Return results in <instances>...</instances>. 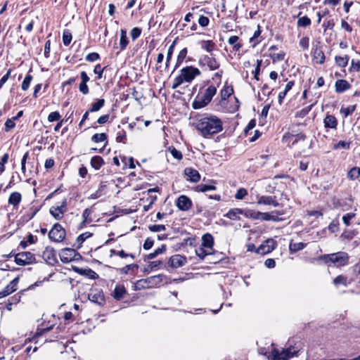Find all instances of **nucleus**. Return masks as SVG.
I'll return each instance as SVG.
<instances>
[{
	"mask_svg": "<svg viewBox=\"0 0 360 360\" xmlns=\"http://www.w3.org/2000/svg\"><path fill=\"white\" fill-rule=\"evenodd\" d=\"M196 129L207 137L222 131V122L215 115H206L200 117L196 123Z\"/></svg>",
	"mask_w": 360,
	"mask_h": 360,
	"instance_id": "obj_1",
	"label": "nucleus"
},
{
	"mask_svg": "<svg viewBox=\"0 0 360 360\" xmlns=\"http://www.w3.org/2000/svg\"><path fill=\"white\" fill-rule=\"evenodd\" d=\"M201 72L193 66H186L180 70V74L174 79L172 89H176L184 82H191L196 77L200 75Z\"/></svg>",
	"mask_w": 360,
	"mask_h": 360,
	"instance_id": "obj_2",
	"label": "nucleus"
},
{
	"mask_svg": "<svg viewBox=\"0 0 360 360\" xmlns=\"http://www.w3.org/2000/svg\"><path fill=\"white\" fill-rule=\"evenodd\" d=\"M216 93L217 88L213 85L209 86L203 91L198 94L193 102V108L194 109H200L205 107L210 103Z\"/></svg>",
	"mask_w": 360,
	"mask_h": 360,
	"instance_id": "obj_3",
	"label": "nucleus"
},
{
	"mask_svg": "<svg viewBox=\"0 0 360 360\" xmlns=\"http://www.w3.org/2000/svg\"><path fill=\"white\" fill-rule=\"evenodd\" d=\"M298 352L297 348L289 347L286 349H277L271 344V349L267 356L269 360H288Z\"/></svg>",
	"mask_w": 360,
	"mask_h": 360,
	"instance_id": "obj_4",
	"label": "nucleus"
},
{
	"mask_svg": "<svg viewBox=\"0 0 360 360\" xmlns=\"http://www.w3.org/2000/svg\"><path fill=\"white\" fill-rule=\"evenodd\" d=\"M164 276L159 274L157 276H153L146 279H141L137 281L136 286V288H155L158 287L163 281Z\"/></svg>",
	"mask_w": 360,
	"mask_h": 360,
	"instance_id": "obj_5",
	"label": "nucleus"
},
{
	"mask_svg": "<svg viewBox=\"0 0 360 360\" xmlns=\"http://www.w3.org/2000/svg\"><path fill=\"white\" fill-rule=\"evenodd\" d=\"M326 263H332L337 266H345L347 263L348 257L345 252H339L323 257Z\"/></svg>",
	"mask_w": 360,
	"mask_h": 360,
	"instance_id": "obj_6",
	"label": "nucleus"
},
{
	"mask_svg": "<svg viewBox=\"0 0 360 360\" xmlns=\"http://www.w3.org/2000/svg\"><path fill=\"white\" fill-rule=\"evenodd\" d=\"M35 256L30 252H22L15 255V262L20 266H25L34 263Z\"/></svg>",
	"mask_w": 360,
	"mask_h": 360,
	"instance_id": "obj_7",
	"label": "nucleus"
},
{
	"mask_svg": "<svg viewBox=\"0 0 360 360\" xmlns=\"http://www.w3.org/2000/svg\"><path fill=\"white\" fill-rule=\"evenodd\" d=\"M65 230L60 224H55L49 233V238L54 242H61L65 237Z\"/></svg>",
	"mask_w": 360,
	"mask_h": 360,
	"instance_id": "obj_8",
	"label": "nucleus"
},
{
	"mask_svg": "<svg viewBox=\"0 0 360 360\" xmlns=\"http://www.w3.org/2000/svg\"><path fill=\"white\" fill-rule=\"evenodd\" d=\"M67 211V200L66 199H64L60 205H56L51 206L49 212L50 214L54 217L56 220H60L63 216L64 214Z\"/></svg>",
	"mask_w": 360,
	"mask_h": 360,
	"instance_id": "obj_9",
	"label": "nucleus"
},
{
	"mask_svg": "<svg viewBox=\"0 0 360 360\" xmlns=\"http://www.w3.org/2000/svg\"><path fill=\"white\" fill-rule=\"evenodd\" d=\"M199 64L202 66H207L210 70H215L219 68V63L215 58L205 55L200 58Z\"/></svg>",
	"mask_w": 360,
	"mask_h": 360,
	"instance_id": "obj_10",
	"label": "nucleus"
},
{
	"mask_svg": "<svg viewBox=\"0 0 360 360\" xmlns=\"http://www.w3.org/2000/svg\"><path fill=\"white\" fill-rule=\"evenodd\" d=\"M276 245L277 243L276 240L269 238L260 245L257 250V252L262 255L269 253L276 248Z\"/></svg>",
	"mask_w": 360,
	"mask_h": 360,
	"instance_id": "obj_11",
	"label": "nucleus"
},
{
	"mask_svg": "<svg viewBox=\"0 0 360 360\" xmlns=\"http://www.w3.org/2000/svg\"><path fill=\"white\" fill-rule=\"evenodd\" d=\"M324 128L326 131L329 129L336 130L338 125V119L331 114L327 113L323 120Z\"/></svg>",
	"mask_w": 360,
	"mask_h": 360,
	"instance_id": "obj_12",
	"label": "nucleus"
},
{
	"mask_svg": "<svg viewBox=\"0 0 360 360\" xmlns=\"http://www.w3.org/2000/svg\"><path fill=\"white\" fill-rule=\"evenodd\" d=\"M77 255L76 250L72 248H64L60 252V258L63 263L72 262L75 259Z\"/></svg>",
	"mask_w": 360,
	"mask_h": 360,
	"instance_id": "obj_13",
	"label": "nucleus"
},
{
	"mask_svg": "<svg viewBox=\"0 0 360 360\" xmlns=\"http://www.w3.org/2000/svg\"><path fill=\"white\" fill-rule=\"evenodd\" d=\"M192 205L191 200L185 195H180L176 202V207L181 211H188Z\"/></svg>",
	"mask_w": 360,
	"mask_h": 360,
	"instance_id": "obj_14",
	"label": "nucleus"
},
{
	"mask_svg": "<svg viewBox=\"0 0 360 360\" xmlns=\"http://www.w3.org/2000/svg\"><path fill=\"white\" fill-rule=\"evenodd\" d=\"M89 299L98 305H103L105 303L103 293L98 290H94L89 294Z\"/></svg>",
	"mask_w": 360,
	"mask_h": 360,
	"instance_id": "obj_15",
	"label": "nucleus"
},
{
	"mask_svg": "<svg viewBox=\"0 0 360 360\" xmlns=\"http://www.w3.org/2000/svg\"><path fill=\"white\" fill-rule=\"evenodd\" d=\"M257 204L265 205H273L274 207H278L280 204L276 200V197L269 195H262L257 197Z\"/></svg>",
	"mask_w": 360,
	"mask_h": 360,
	"instance_id": "obj_16",
	"label": "nucleus"
},
{
	"mask_svg": "<svg viewBox=\"0 0 360 360\" xmlns=\"http://www.w3.org/2000/svg\"><path fill=\"white\" fill-rule=\"evenodd\" d=\"M186 263V258L180 255H175L172 256L169 260V264L172 268H179L182 266Z\"/></svg>",
	"mask_w": 360,
	"mask_h": 360,
	"instance_id": "obj_17",
	"label": "nucleus"
},
{
	"mask_svg": "<svg viewBox=\"0 0 360 360\" xmlns=\"http://www.w3.org/2000/svg\"><path fill=\"white\" fill-rule=\"evenodd\" d=\"M279 214H281V213L277 211L272 212L271 213L259 212V219L262 221H279L281 220L278 217Z\"/></svg>",
	"mask_w": 360,
	"mask_h": 360,
	"instance_id": "obj_18",
	"label": "nucleus"
},
{
	"mask_svg": "<svg viewBox=\"0 0 360 360\" xmlns=\"http://www.w3.org/2000/svg\"><path fill=\"white\" fill-rule=\"evenodd\" d=\"M184 174L187 176V179L191 182L197 183L200 179L199 172L191 167H186L184 170Z\"/></svg>",
	"mask_w": 360,
	"mask_h": 360,
	"instance_id": "obj_19",
	"label": "nucleus"
},
{
	"mask_svg": "<svg viewBox=\"0 0 360 360\" xmlns=\"http://www.w3.org/2000/svg\"><path fill=\"white\" fill-rule=\"evenodd\" d=\"M350 87V84L345 79H338L335 84V91L338 94L343 93Z\"/></svg>",
	"mask_w": 360,
	"mask_h": 360,
	"instance_id": "obj_20",
	"label": "nucleus"
},
{
	"mask_svg": "<svg viewBox=\"0 0 360 360\" xmlns=\"http://www.w3.org/2000/svg\"><path fill=\"white\" fill-rule=\"evenodd\" d=\"M202 246L213 252L214 238L210 233H205L202 237Z\"/></svg>",
	"mask_w": 360,
	"mask_h": 360,
	"instance_id": "obj_21",
	"label": "nucleus"
},
{
	"mask_svg": "<svg viewBox=\"0 0 360 360\" xmlns=\"http://www.w3.org/2000/svg\"><path fill=\"white\" fill-rule=\"evenodd\" d=\"M243 214V209L240 208H233L231 209L224 217L231 219V220H240V215Z\"/></svg>",
	"mask_w": 360,
	"mask_h": 360,
	"instance_id": "obj_22",
	"label": "nucleus"
},
{
	"mask_svg": "<svg viewBox=\"0 0 360 360\" xmlns=\"http://www.w3.org/2000/svg\"><path fill=\"white\" fill-rule=\"evenodd\" d=\"M295 82L294 81H289L285 86L283 91L279 92L278 94V103L279 104H281L283 103V101L285 96L287 95L288 92L292 89V87L294 86Z\"/></svg>",
	"mask_w": 360,
	"mask_h": 360,
	"instance_id": "obj_23",
	"label": "nucleus"
},
{
	"mask_svg": "<svg viewBox=\"0 0 360 360\" xmlns=\"http://www.w3.org/2000/svg\"><path fill=\"white\" fill-rule=\"evenodd\" d=\"M43 258L49 263L51 264L56 260L55 252L51 248H46L42 254Z\"/></svg>",
	"mask_w": 360,
	"mask_h": 360,
	"instance_id": "obj_24",
	"label": "nucleus"
},
{
	"mask_svg": "<svg viewBox=\"0 0 360 360\" xmlns=\"http://www.w3.org/2000/svg\"><path fill=\"white\" fill-rule=\"evenodd\" d=\"M201 49L205 50L208 53H212L215 49V44L212 40H202L199 42Z\"/></svg>",
	"mask_w": 360,
	"mask_h": 360,
	"instance_id": "obj_25",
	"label": "nucleus"
},
{
	"mask_svg": "<svg viewBox=\"0 0 360 360\" xmlns=\"http://www.w3.org/2000/svg\"><path fill=\"white\" fill-rule=\"evenodd\" d=\"M139 266L136 264L126 265L120 269V273L122 274H134L138 270Z\"/></svg>",
	"mask_w": 360,
	"mask_h": 360,
	"instance_id": "obj_26",
	"label": "nucleus"
},
{
	"mask_svg": "<svg viewBox=\"0 0 360 360\" xmlns=\"http://www.w3.org/2000/svg\"><path fill=\"white\" fill-rule=\"evenodd\" d=\"M22 200V195L18 192H13L11 193L8 198V203L13 206H17L20 204Z\"/></svg>",
	"mask_w": 360,
	"mask_h": 360,
	"instance_id": "obj_27",
	"label": "nucleus"
},
{
	"mask_svg": "<svg viewBox=\"0 0 360 360\" xmlns=\"http://www.w3.org/2000/svg\"><path fill=\"white\" fill-rule=\"evenodd\" d=\"M18 283V278H15L13 281H11L9 284H8L5 288L3 290L7 295H11L15 290H17V285Z\"/></svg>",
	"mask_w": 360,
	"mask_h": 360,
	"instance_id": "obj_28",
	"label": "nucleus"
},
{
	"mask_svg": "<svg viewBox=\"0 0 360 360\" xmlns=\"http://www.w3.org/2000/svg\"><path fill=\"white\" fill-rule=\"evenodd\" d=\"M356 108V104L351 105L347 107L342 106L340 110V112L343 115L344 118H346L349 115H351L355 111Z\"/></svg>",
	"mask_w": 360,
	"mask_h": 360,
	"instance_id": "obj_29",
	"label": "nucleus"
},
{
	"mask_svg": "<svg viewBox=\"0 0 360 360\" xmlns=\"http://www.w3.org/2000/svg\"><path fill=\"white\" fill-rule=\"evenodd\" d=\"M127 291L123 285H117L113 291V297L117 300H121L126 294Z\"/></svg>",
	"mask_w": 360,
	"mask_h": 360,
	"instance_id": "obj_30",
	"label": "nucleus"
},
{
	"mask_svg": "<svg viewBox=\"0 0 360 360\" xmlns=\"http://www.w3.org/2000/svg\"><path fill=\"white\" fill-rule=\"evenodd\" d=\"M195 254L198 257H199L201 259H204L207 255H210L212 254V252L203 246L198 247L195 250Z\"/></svg>",
	"mask_w": 360,
	"mask_h": 360,
	"instance_id": "obj_31",
	"label": "nucleus"
},
{
	"mask_svg": "<svg viewBox=\"0 0 360 360\" xmlns=\"http://www.w3.org/2000/svg\"><path fill=\"white\" fill-rule=\"evenodd\" d=\"M129 43L127 37V31L126 30L122 29L120 31V50L123 51L126 49Z\"/></svg>",
	"mask_w": 360,
	"mask_h": 360,
	"instance_id": "obj_32",
	"label": "nucleus"
},
{
	"mask_svg": "<svg viewBox=\"0 0 360 360\" xmlns=\"http://www.w3.org/2000/svg\"><path fill=\"white\" fill-rule=\"evenodd\" d=\"M314 59L319 64H323L325 61V55L322 50L316 48L314 51Z\"/></svg>",
	"mask_w": 360,
	"mask_h": 360,
	"instance_id": "obj_33",
	"label": "nucleus"
},
{
	"mask_svg": "<svg viewBox=\"0 0 360 360\" xmlns=\"http://www.w3.org/2000/svg\"><path fill=\"white\" fill-rule=\"evenodd\" d=\"M239 37L236 35L230 37L228 39L229 44L233 46V49L235 51H238L242 47V44L238 42Z\"/></svg>",
	"mask_w": 360,
	"mask_h": 360,
	"instance_id": "obj_34",
	"label": "nucleus"
},
{
	"mask_svg": "<svg viewBox=\"0 0 360 360\" xmlns=\"http://www.w3.org/2000/svg\"><path fill=\"white\" fill-rule=\"evenodd\" d=\"M307 244L304 243H294L292 240L290 241L289 245V250L291 252H296L299 250H303L306 247Z\"/></svg>",
	"mask_w": 360,
	"mask_h": 360,
	"instance_id": "obj_35",
	"label": "nucleus"
},
{
	"mask_svg": "<svg viewBox=\"0 0 360 360\" xmlns=\"http://www.w3.org/2000/svg\"><path fill=\"white\" fill-rule=\"evenodd\" d=\"M103 164V159L101 156H94L91 160V165L95 169H99Z\"/></svg>",
	"mask_w": 360,
	"mask_h": 360,
	"instance_id": "obj_36",
	"label": "nucleus"
},
{
	"mask_svg": "<svg viewBox=\"0 0 360 360\" xmlns=\"http://www.w3.org/2000/svg\"><path fill=\"white\" fill-rule=\"evenodd\" d=\"M243 215H244L246 218L259 219V212L248 209L243 210Z\"/></svg>",
	"mask_w": 360,
	"mask_h": 360,
	"instance_id": "obj_37",
	"label": "nucleus"
},
{
	"mask_svg": "<svg viewBox=\"0 0 360 360\" xmlns=\"http://www.w3.org/2000/svg\"><path fill=\"white\" fill-rule=\"evenodd\" d=\"M233 93V89L232 86L225 85L220 92L221 100L227 99Z\"/></svg>",
	"mask_w": 360,
	"mask_h": 360,
	"instance_id": "obj_38",
	"label": "nucleus"
},
{
	"mask_svg": "<svg viewBox=\"0 0 360 360\" xmlns=\"http://www.w3.org/2000/svg\"><path fill=\"white\" fill-rule=\"evenodd\" d=\"M122 162L124 164V167L127 168L129 167L130 169H134L135 168V164H134V160L133 158H127L125 156H121L120 157Z\"/></svg>",
	"mask_w": 360,
	"mask_h": 360,
	"instance_id": "obj_39",
	"label": "nucleus"
},
{
	"mask_svg": "<svg viewBox=\"0 0 360 360\" xmlns=\"http://www.w3.org/2000/svg\"><path fill=\"white\" fill-rule=\"evenodd\" d=\"M335 63L340 68H345L347 65L349 61V56H336L335 58Z\"/></svg>",
	"mask_w": 360,
	"mask_h": 360,
	"instance_id": "obj_40",
	"label": "nucleus"
},
{
	"mask_svg": "<svg viewBox=\"0 0 360 360\" xmlns=\"http://www.w3.org/2000/svg\"><path fill=\"white\" fill-rule=\"evenodd\" d=\"M360 176V168L354 167L352 168L347 173V178L350 180H355Z\"/></svg>",
	"mask_w": 360,
	"mask_h": 360,
	"instance_id": "obj_41",
	"label": "nucleus"
},
{
	"mask_svg": "<svg viewBox=\"0 0 360 360\" xmlns=\"http://www.w3.org/2000/svg\"><path fill=\"white\" fill-rule=\"evenodd\" d=\"M105 105V100L103 98L98 99L96 102H94L91 105L90 112H97Z\"/></svg>",
	"mask_w": 360,
	"mask_h": 360,
	"instance_id": "obj_42",
	"label": "nucleus"
},
{
	"mask_svg": "<svg viewBox=\"0 0 360 360\" xmlns=\"http://www.w3.org/2000/svg\"><path fill=\"white\" fill-rule=\"evenodd\" d=\"M72 33L69 30H65L63 33V42L65 46H68L72 41Z\"/></svg>",
	"mask_w": 360,
	"mask_h": 360,
	"instance_id": "obj_43",
	"label": "nucleus"
},
{
	"mask_svg": "<svg viewBox=\"0 0 360 360\" xmlns=\"http://www.w3.org/2000/svg\"><path fill=\"white\" fill-rule=\"evenodd\" d=\"M81 274L91 279H97L98 278V274L91 269H82Z\"/></svg>",
	"mask_w": 360,
	"mask_h": 360,
	"instance_id": "obj_44",
	"label": "nucleus"
},
{
	"mask_svg": "<svg viewBox=\"0 0 360 360\" xmlns=\"http://www.w3.org/2000/svg\"><path fill=\"white\" fill-rule=\"evenodd\" d=\"M166 250V246L162 245L160 248H157L153 252L150 253L147 255L148 259H153L156 257L158 255L163 253Z\"/></svg>",
	"mask_w": 360,
	"mask_h": 360,
	"instance_id": "obj_45",
	"label": "nucleus"
},
{
	"mask_svg": "<svg viewBox=\"0 0 360 360\" xmlns=\"http://www.w3.org/2000/svg\"><path fill=\"white\" fill-rule=\"evenodd\" d=\"M216 186L213 185L200 184L196 186L195 191L198 192H206L208 191H215Z\"/></svg>",
	"mask_w": 360,
	"mask_h": 360,
	"instance_id": "obj_46",
	"label": "nucleus"
},
{
	"mask_svg": "<svg viewBox=\"0 0 360 360\" xmlns=\"http://www.w3.org/2000/svg\"><path fill=\"white\" fill-rule=\"evenodd\" d=\"M285 53L283 51H280L279 53H270V57L273 60V63L281 61L284 60Z\"/></svg>",
	"mask_w": 360,
	"mask_h": 360,
	"instance_id": "obj_47",
	"label": "nucleus"
},
{
	"mask_svg": "<svg viewBox=\"0 0 360 360\" xmlns=\"http://www.w3.org/2000/svg\"><path fill=\"white\" fill-rule=\"evenodd\" d=\"M107 135L105 133L95 134L91 137V141L94 143H98L107 141Z\"/></svg>",
	"mask_w": 360,
	"mask_h": 360,
	"instance_id": "obj_48",
	"label": "nucleus"
},
{
	"mask_svg": "<svg viewBox=\"0 0 360 360\" xmlns=\"http://www.w3.org/2000/svg\"><path fill=\"white\" fill-rule=\"evenodd\" d=\"M187 52L188 51H187L186 48H184L180 51V52L179 53V55L177 56V60H176V64L175 65V68L179 67L180 65V64L184 61V60L185 59V58L187 55Z\"/></svg>",
	"mask_w": 360,
	"mask_h": 360,
	"instance_id": "obj_49",
	"label": "nucleus"
},
{
	"mask_svg": "<svg viewBox=\"0 0 360 360\" xmlns=\"http://www.w3.org/2000/svg\"><path fill=\"white\" fill-rule=\"evenodd\" d=\"M32 80V76L31 75H26L21 85L23 91H27L29 89Z\"/></svg>",
	"mask_w": 360,
	"mask_h": 360,
	"instance_id": "obj_50",
	"label": "nucleus"
},
{
	"mask_svg": "<svg viewBox=\"0 0 360 360\" xmlns=\"http://www.w3.org/2000/svg\"><path fill=\"white\" fill-rule=\"evenodd\" d=\"M311 24V20L307 16H302L297 20V25L299 27H307Z\"/></svg>",
	"mask_w": 360,
	"mask_h": 360,
	"instance_id": "obj_51",
	"label": "nucleus"
},
{
	"mask_svg": "<svg viewBox=\"0 0 360 360\" xmlns=\"http://www.w3.org/2000/svg\"><path fill=\"white\" fill-rule=\"evenodd\" d=\"M350 146V143L345 141H340L338 143L335 144L333 147L334 150H338L340 148L349 149Z\"/></svg>",
	"mask_w": 360,
	"mask_h": 360,
	"instance_id": "obj_52",
	"label": "nucleus"
},
{
	"mask_svg": "<svg viewBox=\"0 0 360 360\" xmlns=\"http://www.w3.org/2000/svg\"><path fill=\"white\" fill-rule=\"evenodd\" d=\"M312 106H313V105H308V106L301 109L300 110L297 111L296 112V117H305L309 112Z\"/></svg>",
	"mask_w": 360,
	"mask_h": 360,
	"instance_id": "obj_53",
	"label": "nucleus"
},
{
	"mask_svg": "<svg viewBox=\"0 0 360 360\" xmlns=\"http://www.w3.org/2000/svg\"><path fill=\"white\" fill-rule=\"evenodd\" d=\"M105 186L104 184H101L98 190L95 193H92L89 196V198L90 199H97V198H100L103 195V190Z\"/></svg>",
	"mask_w": 360,
	"mask_h": 360,
	"instance_id": "obj_54",
	"label": "nucleus"
},
{
	"mask_svg": "<svg viewBox=\"0 0 360 360\" xmlns=\"http://www.w3.org/2000/svg\"><path fill=\"white\" fill-rule=\"evenodd\" d=\"M247 195V190L244 188H240L235 194V198L237 200H243Z\"/></svg>",
	"mask_w": 360,
	"mask_h": 360,
	"instance_id": "obj_55",
	"label": "nucleus"
},
{
	"mask_svg": "<svg viewBox=\"0 0 360 360\" xmlns=\"http://www.w3.org/2000/svg\"><path fill=\"white\" fill-rule=\"evenodd\" d=\"M61 116L57 111L51 112L48 116V121L50 122L58 121Z\"/></svg>",
	"mask_w": 360,
	"mask_h": 360,
	"instance_id": "obj_56",
	"label": "nucleus"
},
{
	"mask_svg": "<svg viewBox=\"0 0 360 360\" xmlns=\"http://www.w3.org/2000/svg\"><path fill=\"white\" fill-rule=\"evenodd\" d=\"M141 34V30L139 27H134L131 32L130 35L133 41H135L138 39Z\"/></svg>",
	"mask_w": 360,
	"mask_h": 360,
	"instance_id": "obj_57",
	"label": "nucleus"
},
{
	"mask_svg": "<svg viewBox=\"0 0 360 360\" xmlns=\"http://www.w3.org/2000/svg\"><path fill=\"white\" fill-rule=\"evenodd\" d=\"M149 229L153 232H160L165 231L166 227L165 225L162 224H154L150 226Z\"/></svg>",
	"mask_w": 360,
	"mask_h": 360,
	"instance_id": "obj_58",
	"label": "nucleus"
},
{
	"mask_svg": "<svg viewBox=\"0 0 360 360\" xmlns=\"http://www.w3.org/2000/svg\"><path fill=\"white\" fill-rule=\"evenodd\" d=\"M91 236H92L91 233H90V232H85L84 233L80 234L77 237V240L79 243V244L81 245L82 243H83L86 240V239L89 238Z\"/></svg>",
	"mask_w": 360,
	"mask_h": 360,
	"instance_id": "obj_59",
	"label": "nucleus"
},
{
	"mask_svg": "<svg viewBox=\"0 0 360 360\" xmlns=\"http://www.w3.org/2000/svg\"><path fill=\"white\" fill-rule=\"evenodd\" d=\"M126 137V132L124 130L118 131L116 136V141L119 143H125Z\"/></svg>",
	"mask_w": 360,
	"mask_h": 360,
	"instance_id": "obj_60",
	"label": "nucleus"
},
{
	"mask_svg": "<svg viewBox=\"0 0 360 360\" xmlns=\"http://www.w3.org/2000/svg\"><path fill=\"white\" fill-rule=\"evenodd\" d=\"M333 283L335 285H338L339 284H342L343 285H347V278L346 277L343 276H338L333 280Z\"/></svg>",
	"mask_w": 360,
	"mask_h": 360,
	"instance_id": "obj_61",
	"label": "nucleus"
},
{
	"mask_svg": "<svg viewBox=\"0 0 360 360\" xmlns=\"http://www.w3.org/2000/svg\"><path fill=\"white\" fill-rule=\"evenodd\" d=\"M355 217L354 213H347V214L342 217L343 223L345 226H348L350 224V220L352 219Z\"/></svg>",
	"mask_w": 360,
	"mask_h": 360,
	"instance_id": "obj_62",
	"label": "nucleus"
},
{
	"mask_svg": "<svg viewBox=\"0 0 360 360\" xmlns=\"http://www.w3.org/2000/svg\"><path fill=\"white\" fill-rule=\"evenodd\" d=\"M99 58H100L99 54L97 53H95V52L89 53L85 58L86 60L89 61V62H94V61L98 60Z\"/></svg>",
	"mask_w": 360,
	"mask_h": 360,
	"instance_id": "obj_63",
	"label": "nucleus"
},
{
	"mask_svg": "<svg viewBox=\"0 0 360 360\" xmlns=\"http://www.w3.org/2000/svg\"><path fill=\"white\" fill-rule=\"evenodd\" d=\"M350 70L357 72H359L360 71V61L355 60L352 59L351 61Z\"/></svg>",
	"mask_w": 360,
	"mask_h": 360,
	"instance_id": "obj_64",
	"label": "nucleus"
}]
</instances>
